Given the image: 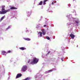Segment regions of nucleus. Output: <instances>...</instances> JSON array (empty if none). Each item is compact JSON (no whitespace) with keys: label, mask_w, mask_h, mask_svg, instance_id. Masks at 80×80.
I'll return each instance as SVG.
<instances>
[{"label":"nucleus","mask_w":80,"mask_h":80,"mask_svg":"<svg viewBox=\"0 0 80 80\" xmlns=\"http://www.w3.org/2000/svg\"><path fill=\"white\" fill-rule=\"evenodd\" d=\"M6 53V52L5 51H3L2 52V55H4V53Z\"/></svg>","instance_id":"16"},{"label":"nucleus","mask_w":80,"mask_h":80,"mask_svg":"<svg viewBox=\"0 0 80 80\" xmlns=\"http://www.w3.org/2000/svg\"><path fill=\"white\" fill-rule=\"evenodd\" d=\"M5 17V16H3L1 18V19L0 20V22H1L2 20H3Z\"/></svg>","instance_id":"10"},{"label":"nucleus","mask_w":80,"mask_h":80,"mask_svg":"<svg viewBox=\"0 0 80 80\" xmlns=\"http://www.w3.org/2000/svg\"><path fill=\"white\" fill-rule=\"evenodd\" d=\"M10 52H11V51L9 50V51H8V52L6 53H10Z\"/></svg>","instance_id":"19"},{"label":"nucleus","mask_w":80,"mask_h":80,"mask_svg":"<svg viewBox=\"0 0 80 80\" xmlns=\"http://www.w3.org/2000/svg\"><path fill=\"white\" fill-rule=\"evenodd\" d=\"M30 59H28L27 61V63H30Z\"/></svg>","instance_id":"15"},{"label":"nucleus","mask_w":80,"mask_h":80,"mask_svg":"<svg viewBox=\"0 0 80 80\" xmlns=\"http://www.w3.org/2000/svg\"><path fill=\"white\" fill-rule=\"evenodd\" d=\"M48 72H53V69H51L50 70H48Z\"/></svg>","instance_id":"17"},{"label":"nucleus","mask_w":80,"mask_h":80,"mask_svg":"<svg viewBox=\"0 0 80 80\" xmlns=\"http://www.w3.org/2000/svg\"><path fill=\"white\" fill-rule=\"evenodd\" d=\"M42 3H43V2L42 1H41L38 4L39 5H42Z\"/></svg>","instance_id":"14"},{"label":"nucleus","mask_w":80,"mask_h":80,"mask_svg":"<svg viewBox=\"0 0 80 80\" xmlns=\"http://www.w3.org/2000/svg\"><path fill=\"white\" fill-rule=\"evenodd\" d=\"M2 8L1 10L2 11H0V14H5V13H6L7 12H10V9L5 10V9L4 8H5V5L2 6Z\"/></svg>","instance_id":"1"},{"label":"nucleus","mask_w":80,"mask_h":80,"mask_svg":"<svg viewBox=\"0 0 80 80\" xmlns=\"http://www.w3.org/2000/svg\"><path fill=\"white\" fill-rule=\"evenodd\" d=\"M47 1H48V0H44V2H47Z\"/></svg>","instance_id":"21"},{"label":"nucleus","mask_w":80,"mask_h":80,"mask_svg":"<svg viewBox=\"0 0 80 80\" xmlns=\"http://www.w3.org/2000/svg\"><path fill=\"white\" fill-rule=\"evenodd\" d=\"M46 38L47 39H48V40H50V38H49L48 36L46 37Z\"/></svg>","instance_id":"18"},{"label":"nucleus","mask_w":80,"mask_h":80,"mask_svg":"<svg viewBox=\"0 0 80 80\" xmlns=\"http://www.w3.org/2000/svg\"><path fill=\"white\" fill-rule=\"evenodd\" d=\"M42 34H43L44 35H45L46 34V32L45 31V30L43 29V30H42Z\"/></svg>","instance_id":"8"},{"label":"nucleus","mask_w":80,"mask_h":80,"mask_svg":"<svg viewBox=\"0 0 80 80\" xmlns=\"http://www.w3.org/2000/svg\"><path fill=\"white\" fill-rule=\"evenodd\" d=\"M39 34H40V36L41 37H42V33L41 32H39L38 33V35H39Z\"/></svg>","instance_id":"13"},{"label":"nucleus","mask_w":80,"mask_h":80,"mask_svg":"<svg viewBox=\"0 0 80 80\" xmlns=\"http://www.w3.org/2000/svg\"><path fill=\"white\" fill-rule=\"evenodd\" d=\"M62 60L63 61V59L62 58Z\"/></svg>","instance_id":"26"},{"label":"nucleus","mask_w":80,"mask_h":80,"mask_svg":"<svg viewBox=\"0 0 80 80\" xmlns=\"http://www.w3.org/2000/svg\"><path fill=\"white\" fill-rule=\"evenodd\" d=\"M22 77V74H18L16 77V78H20V77Z\"/></svg>","instance_id":"5"},{"label":"nucleus","mask_w":80,"mask_h":80,"mask_svg":"<svg viewBox=\"0 0 80 80\" xmlns=\"http://www.w3.org/2000/svg\"><path fill=\"white\" fill-rule=\"evenodd\" d=\"M31 79V78L30 77H28L26 78L25 79H24V80H30Z\"/></svg>","instance_id":"12"},{"label":"nucleus","mask_w":80,"mask_h":80,"mask_svg":"<svg viewBox=\"0 0 80 80\" xmlns=\"http://www.w3.org/2000/svg\"><path fill=\"white\" fill-rule=\"evenodd\" d=\"M73 1L75 0H73Z\"/></svg>","instance_id":"28"},{"label":"nucleus","mask_w":80,"mask_h":80,"mask_svg":"<svg viewBox=\"0 0 80 80\" xmlns=\"http://www.w3.org/2000/svg\"><path fill=\"white\" fill-rule=\"evenodd\" d=\"M10 9H11V10H17V8H15L14 7H12L10 8Z\"/></svg>","instance_id":"6"},{"label":"nucleus","mask_w":80,"mask_h":80,"mask_svg":"<svg viewBox=\"0 0 80 80\" xmlns=\"http://www.w3.org/2000/svg\"><path fill=\"white\" fill-rule=\"evenodd\" d=\"M70 37V35H69Z\"/></svg>","instance_id":"27"},{"label":"nucleus","mask_w":80,"mask_h":80,"mask_svg":"<svg viewBox=\"0 0 80 80\" xmlns=\"http://www.w3.org/2000/svg\"><path fill=\"white\" fill-rule=\"evenodd\" d=\"M75 23L76 24V25L78 26V23H79V21H75Z\"/></svg>","instance_id":"11"},{"label":"nucleus","mask_w":80,"mask_h":80,"mask_svg":"<svg viewBox=\"0 0 80 80\" xmlns=\"http://www.w3.org/2000/svg\"><path fill=\"white\" fill-rule=\"evenodd\" d=\"M54 2H52V5H54Z\"/></svg>","instance_id":"22"},{"label":"nucleus","mask_w":80,"mask_h":80,"mask_svg":"<svg viewBox=\"0 0 80 80\" xmlns=\"http://www.w3.org/2000/svg\"><path fill=\"white\" fill-rule=\"evenodd\" d=\"M24 39L27 41H30V40H31V39L29 38H24Z\"/></svg>","instance_id":"9"},{"label":"nucleus","mask_w":80,"mask_h":80,"mask_svg":"<svg viewBox=\"0 0 80 80\" xmlns=\"http://www.w3.org/2000/svg\"><path fill=\"white\" fill-rule=\"evenodd\" d=\"M46 4V2L43 1V5H45Z\"/></svg>","instance_id":"20"},{"label":"nucleus","mask_w":80,"mask_h":80,"mask_svg":"<svg viewBox=\"0 0 80 80\" xmlns=\"http://www.w3.org/2000/svg\"><path fill=\"white\" fill-rule=\"evenodd\" d=\"M70 37L71 38H72V39H74V38H75V36L73 34L71 33L70 34Z\"/></svg>","instance_id":"4"},{"label":"nucleus","mask_w":80,"mask_h":80,"mask_svg":"<svg viewBox=\"0 0 80 80\" xmlns=\"http://www.w3.org/2000/svg\"><path fill=\"white\" fill-rule=\"evenodd\" d=\"M27 70V66L26 65L23 66L22 68L21 71L22 72H26V70Z\"/></svg>","instance_id":"3"},{"label":"nucleus","mask_w":80,"mask_h":80,"mask_svg":"<svg viewBox=\"0 0 80 80\" xmlns=\"http://www.w3.org/2000/svg\"><path fill=\"white\" fill-rule=\"evenodd\" d=\"M50 51L48 52V54H49V53H50Z\"/></svg>","instance_id":"23"},{"label":"nucleus","mask_w":80,"mask_h":80,"mask_svg":"<svg viewBox=\"0 0 80 80\" xmlns=\"http://www.w3.org/2000/svg\"><path fill=\"white\" fill-rule=\"evenodd\" d=\"M46 26H47L46 25H44V27H46Z\"/></svg>","instance_id":"25"},{"label":"nucleus","mask_w":80,"mask_h":80,"mask_svg":"<svg viewBox=\"0 0 80 80\" xmlns=\"http://www.w3.org/2000/svg\"><path fill=\"white\" fill-rule=\"evenodd\" d=\"M19 49H20V50H26V49H27L26 48L24 47L19 48Z\"/></svg>","instance_id":"7"},{"label":"nucleus","mask_w":80,"mask_h":80,"mask_svg":"<svg viewBox=\"0 0 80 80\" xmlns=\"http://www.w3.org/2000/svg\"><path fill=\"white\" fill-rule=\"evenodd\" d=\"M10 28V26H9V27L8 28Z\"/></svg>","instance_id":"24"},{"label":"nucleus","mask_w":80,"mask_h":80,"mask_svg":"<svg viewBox=\"0 0 80 80\" xmlns=\"http://www.w3.org/2000/svg\"><path fill=\"white\" fill-rule=\"evenodd\" d=\"M38 62V59L36 58H34L32 61L31 62V64L33 65L35 63H37Z\"/></svg>","instance_id":"2"}]
</instances>
